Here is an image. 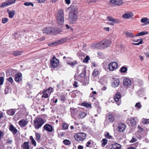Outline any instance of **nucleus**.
Returning a JSON list of instances; mask_svg holds the SVG:
<instances>
[{"instance_id": "f257e3e1", "label": "nucleus", "mask_w": 149, "mask_h": 149, "mask_svg": "<svg viewBox=\"0 0 149 149\" xmlns=\"http://www.w3.org/2000/svg\"><path fill=\"white\" fill-rule=\"evenodd\" d=\"M69 17V20L70 23L74 24L77 18V9L75 7H74L71 8Z\"/></svg>"}, {"instance_id": "72a5a7b5", "label": "nucleus", "mask_w": 149, "mask_h": 149, "mask_svg": "<svg viewBox=\"0 0 149 149\" xmlns=\"http://www.w3.org/2000/svg\"><path fill=\"white\" fill-rule=\"evenodd\" d=\"M130 121L132 126H134L136 125V121L133 118H131L130 119Z\"/></svg>"}, {"instance_id": "4be33fe9", "label": "nucleus", "mask_w": 149, "mask_h": 149, "mask_svg": "<svg viewBox=\"0 0 149 149\" xmlns=\"http://www.w3.org/2000/svg\"><path fill=\"white\" fill-rule=\"evenodd\" d=\"M78 64V62L76 61H70L68 63V65H70L72 68H74L75 65Z\"/></svg>"}, {"instance_id": "dca6fc26", "label": "nucleus", "mask_w": 149, "mask_h": 149, "mask_svg": "<svg viewBox=\"0 0 149 149\" xmlns=\"http://www.w3.org/2000/svg\"><path fill=\"white\" fill-rule=\"evenodd\" d=\"M123 83L125 86H129L131 85L132 83L130 79L126 78L123 80Z\"/></svg>"}, {"instance_id": "ddd939ff", "label": "nucleus", "mask_w": 149, "mask_h": 149, "mask_svg": "<svg viewBox=\"0 0 149 149\" xmlns=\"http://www.w3.org/2000/svg\"><path fill=\"white\" fill-rule=\"evenodd\" d=\"M133 16V13L130 12H128L123 14L122 17L123 18L129 19L132 17Z\"/></svg>"}, {"instance_id": "412c9836", "label": "nucleus", "mask_w": 149, "mask_h": 149, "mask_svg": "<svg viewBox=\"0 0 149 149\" xmlns=\"http://www.w3.org/2000/svg\"><path fill=\"white\" fill-rule=\"evenodd\" d=\"M110 2L111 3L118 5H121L123 3L122 0H111Z\"/></svg>"}, {"instance_id": "49530a36", "label": "nucleus", "mask_w": 149, "mask_h": 149, "mask_svg": "<svg viewBox=\"0 0 149 149\" xmlns=\"http://www.w3.org/2000/svg\"><path fill=\"white\" fill-rule=\"evenodd\" d=\"M35 135L36 138V140H39L40 137V134L38 132H36L35 133Z\"/></svg>"}, {"instance_id": "052dcab7", "label": "nucleus", "mask_w": 149, "mask_h": 149, "mask_svg": "<svg viewBox=\"0 0 149 149\" xmlns=\"http://www.w3.org/2000/svg\"><path fill=\"white\" fill-rule=\"evenodd\" d=\"M77 84H78V82L76 81H74V83L73 84V86L74 87H78Z\"/></svg>"}, {"instance_id": "79ce46f5", "label": "nucleus", "mask_w": 149, "mask_h": 149, "mask_svg": "<svg viewBox=\"0 0 149 149\" xmlns=\"http://www.w3.org/2000/svg\"><path fill=\"white\" fill-rule=\"evenodd\" d=\"M24 4L26 6H29L31 5L32 6H33V4L31 2H26L24 3Z\"/></svg>"}, {"instance_id": "a19ab883", "label": "nucleus", "mask_w": 149, "mask_h": 149, "mask_svg": "<svg viewBox=\"0 0 149 149\" xmlns=\"http://www.w3.org/2000/svg\"><path fill=\"white\" fill-rule=\"evenodd\" d=\"M143 123L145 124H147L149 123V119L143 118L142 119Z\"/></svg>"}, {"instance_id": "864d4df0", "label": "nucleus", "mask_w": 149, "mask_h": 149, "mask_svg": "<svg viewBox=\"0 0 149 149\" xmlns=\"http://www.w3.org/2000/svg\"><path fill=\"white\" fill-rule=\"evenodd\" d=\"M65 96L64 95H62L60 97V100L61 101H64L65 100Z\"/></svg>"}, {"instance_id": "338daca9", "label": "nucleus", "mask_w": 149, "mask_h": 149, "mask_svg": "<svg viewBox=\"0 0 149 149\" xmlns=\"http://www.w3.org/2000/svg\"><path fill=\"white\" fill-rule=\"evenodd\" d=\"M36 1H38V2L40 3H42L43 2H45L46 0H35Z\"/></svg>"}, {"instance_id": "58836bf2", "label": "nucleus", "mask_w": 149, "mask_h": 149, "mask_svg": "<svg viewBox=\"0 0 149 149\" xmlns=\"http://www.w3.org/2000/svg\"><path fill=\"white\" fill-rule=\"evenodd\" d=\"M127 68L125 66H123L121 68L120 71L122 72L125 73L127 71Z\"/></svg>"}, {"instance_id": "c85d7f7f", "label": "nucleus", "mask_w": 149, "mask_h": 149, "mask_svg": "<svg viewBox=\"0 0 149 149\" xmlns=\"http://www.w3.org/2000/svg\"><path fill=\"white\" fill-rule=\"evenodd\" d=\"M125 33L126 35L125 36L127 37L130 38H134V36L133 35V34L131 32L127 31L125 32Z\"/></svg>"}, {"instance_id": "13d9d810", "label": "nucleus", "mask_w": 149, "mask_h": 149, "mask_svg": "<svg viewBox=\"0 0 149 149\" xmlns=\"http://www.w3.org/2000/svg\"><path fill=\"white\" fill-rule=\"evenodd\" d=\"M13 141L12 140H10L9 139H8V140H7L6 143L11 144L12 143Z\"/></svg>"}, {"instance_id": "a18cd8bd", "label": "nucleus", "mask_w": 149, "mask_h": 149, "mask_svg": "<svg viewBox=\"0 0 149 149\" xmlns=\"http://www.w3.org/2000/svg\"><path fill=\"white\" fill-rule=\"evenodd\" d=\"M148 31H143L139 33L140 36L148 34Z\"/></svg>"}, {"instance_id": "f704fd0d", "label": "nucleus", "mask_w": 149, "mask_h": 149, "mask_svg": "<svg viewBox=\"0 0 149 149\" xmlns=\"http://www.w3.org/2000/svg\"><path fill=\"white\" fill-rule=\"evenodd\" d=\"M30 139L31 140L32 144L34 146H36V141L33 138L32 136H30Z\"/></svg>"}, {"instance_id": "7ed1b4c3", "label": "nucleus", "mask_w": 149, "mask_h": 149, "mask_svg": "<svg viewBox=\"0 0 149 149\" xmlns=\"http://www.w3.org/2000/svg\"><path fill=\"white\" fill-rule=\"evenodd\" d=\"M56 20L57 23L59 25H62L64 22V14L63 10L60 9L58 12Z\"/></svg>"}, {"instance_id": "bf43d9fd", "label": "nucleus", "mask_w": 149, "mask_h": 149, "mask_svg": "<svg viewBox=\"0 0 149 149\" xmlns=\"http://www.w3.org/2000/svg\"><path fill=\"white\" fill-rule=\"evenodd\" d=\"M137 141L136 138H132V139L130 141V143H133Z\"/></svg>"}, {"instance_id": "6e6d98bb", "label": "nucleus", "mask_w": 149, "mask_h": 149, "mask_svg": "<svg viewBox=\"0 0 149 149\" xmlns=\"http://www.w3.org/2000/svg\"><path fill=\"white\" fill-rule=\"evenodd\" d=\"M71 113L72 114H73L74 113V111L76 110V109L73 107H71L70 108Z\"/></svg>"}, {"instance_id": "20e7f679", "label": "nucleus", "mask_w": 149, "mask_h": 149, "mask_svg": "<svg viewBox=\"0 0 149 149\" xmlns=\"http://www.w3.org/2000/svg\"><path fill=\"white\" fill-rule=\"evenodd\" d=\"M34 127L36 129L41 127L45 123L44 120L41 118H36L34 120Z\"/></svg>"}, {"instance_id": "4d7b16f0", "label": "nucleus", "mask_w": 149, "mask_h": 149, "mask_svg": "<svg viewBox=\"0 0 149 149\" xmlns=\"http://www.w3.org/2000/svg\"><path fill=\"white\" fill-rule=\"evenodd\" d=\"M66 63L68 64V63L70 61H72V59L70 57H67L66 58Z\"/></svg>"}, {"instance_id": "2eb2a0df", "label": "nucleus", "mask_w": 149, "mask_h": 149, "mask_svg": "<svg viewBox=\"0 0 149 149\" xmlns=\"http://www.w3.org/2000/svg\"><path fill=\"white\" fill-rule=\"evenodd\" d=\"M43 129L46 131L51 132L53 131V128L52 127L48 124H46L43 126Z\"/></svg>"}, {"instance_id": "bb28decb", "label": "nucleus", "mask_w": 149, "mask_h": 149, "mask_svg": "<svg viewBox=\"0 0 149 149\" xmlns=\"http://www.w3.org/2000/svg\"><path fill=\"white\" fill-rule=\"evenodd\" d=\"M22 51H15L13 53V54L15 56H16L21 55L23 52Z\"/></svg>"}, {"instance_id": "ea45409f", "label": "nucleus", "mask_w": 149, "mask_h": 149, "mask_svg": "<svg viewBox=\"0 0 149 149\" xmlns=\"http://www.w3.org/2000/svg\"><path fill=\"white\" fill-rule=\"evenodd\" d=\"M140 39V40L139 42L137 43L133 42L132 43V45H139L140 44H142L143 43V39L142 38H141Z\"/></svg>"}, {"instance_id": "774afa93", "label": "nucleus", "mask_w": 149, "mask_h": 149, "mask_svg": "<svg viewBox=\"0 0 149 149\" xmlns=\"http://www.w3.org/2000/svg\"><path fill=\"white\" fill-rule=\"evenodd\" d=\"M78 149H83V147L81 145H79L78 147Z\"/></svg>"}, {"instance_id": "3c124183", "label": "nucleus", "mask_w": 149, "mask_h": 149, "mask_svg": "<svg viewBox=\"0 0 149 149\" xmlns=\"http://www.w3.org/2000/svg\"><path fill=\"white\" fill-rule=\"evenodd\" d=\"M4 81V78L3 77H0V85H2L3 84Z\"/></svg>"}, {"instance_id": "e433bc0d", "label": "nucleus", "mask_w": 149, "mask_h": 149, "mask_svg": "<svg viewBox=\"0 0 149 149\" xmlns=\"http://www.w3.org/2000/svg\"><path fill=\"white\" fill-rule=\"evenodd\" d=\"M104 136L106 138L109 139H111L112 136L110 135L108 132H106L105 133Z\"/></svg>"}, {"instance_id": "69168bd1", "label": "nucleus", "mask_w": 149, "mask_h": 149, "mask_svg": "<svg viewBox=\"0 0 149 149\" xmlns=\"http://www.w3.org/2000/svg\"><path fill=\"white\" fill-rule=\"evenodd\" d=\"M91 141L90 140L86 144V146L87 147H89V145L91 144Z\"/></svg>"}, {"instance_id": "a878e982", "label": "nucleus", "mask_w": 149, "mask_h": 149, "mask_svg": "<svg viewBox=\"0 0 149 149\" xmlns=\"http://www.w3.org/2000/svg\"><path fill=\"white\" fill-rule=\"evenodd\" d=\"M74 79L75 80L81 82H82L84 81V79L79 75L77 76L76 74H75L74 76Z\"/></svg>"}, {"instance_id": "423d86ee", "label": "nucleus", "mask_w": 149, "mask_h": 149, "mask_svg": "<svg viewBox=\"0 0 149 149\" xmlns=\"http://www.w3.org/2000/svg\"><path fill=\"white\" fill-rule=\"evenodd\" d=\"M75 140L77 141H82L84 140L86 137V134L84 133L80 132L74 136Z\"/></svg>"}, {"instance_id": "b1692460", "label": "nucleus", "mask_w": 149, "mask_h": 149, "mask_svg": "<svg viewBox=\"0 0 149 149\" xmlns=\"http://www.w3.org/2000/svg\"><path fill=\"white\" fill-rule=\"evenodd\" d=\"M27 123V122L24 119L21 120L19 122V125L22 127L25 126Z\"/></svg>"}, {"instance_id": "5701e85b", "label": "nucleus", "mask_w": 149, "mask_h": 149, "mask_svg": "<svg viewBox=\"0 0 149 149\" xmlns=\"http://www.w3.org/2000/svg\"><path fill=\"white\" fill-rule=\"evenodd\" d=\"M23 149H30L29 145V142H25L22 145Z\"/></svg>"}, {"instance_id": "393cba45", "label": "nucleus", "mask_w": 149, "mask_h": 149, "mask_svg": "<svg viewBox=\"0 0 149 149\" xmlns=\"http://www.w3.org/2000/svg\"><path fill=\"white\" fill-rule=\"evenodd\" d=\"M15 109H11L7 111V113L10 116H13L15 114Z\"/></svg>"}, {"instance_id": "473e14b6", "label": "nucleus", "mask_w": 149, "mask_h": 149, "mask_svg": "<svg viewBox=\"0 0 149 149\" xmlns=\"http://www.w3.org/2000/svg\"><path fill=\"white\" fill-rule=\"evenodd\" d=\"M81 105L84 106L87 108H90L91 107V105L88 103L83 102L81 103Z\"/></svg>"}, {"instance_id": "6e6552de", "label": "nucleus", "mask_w": 149, "mask_h": 149, "mask_svg": "<svg viewBox=\"0 0 149 149\" xmlns=\"http://www.w3.org/2000/svg\"><path fill=\"white\" fill-rule=\"evenodd\" d=\"M50 64L53 68H56L59 64V60L56 58L55 56H54L50 60Z\"/></svg>"}, {"instance_id": "7c9ffc66", "label": "nucleus", "mask_w": 149, "mask_h": 149, "mask_svg": "<svg viewBox=\"0 0 149 149\" xmlns=\"http://www.w3.org/2000/svg\"><path fill=\"white\" fill-rule=\"evenodd\" d=\"M108 142V140L106 139H103L101 141L102 143L101 146L102 147L106 145Z\"/></svg>"}, {"instance_id": "4468645a", "label": "nucleus", "mask_w": 149, "mask_h": 149, "mask_svg": "<svg viewBox=\"0 0 149 149\" xmlns=\"http://www.w3.org/2000/svg\"><path fill=\"white\" fill-rule=\"evenodd\" d=\"M113 81L112 84V86L114 88H116L120 84L119 79L113 78Z\"/></svg>"}, {"instance_id": "603ef678", "label": "nucleus", "mask_w": 149, "mask_h": 149, "mask_svg": "<svg viewBox=\"0 0 149 149\" xmlns=\"http://www.w3.org/2000/svg\"><path fill=\"white\" fill-rule=\"evenodd\" d=\"M135 107H138L139 109H140L142 107V105L140 104V103L139 102L136 103Z\"/></svg>"}, {"instance_id": "39448f33", "label": "nucleus", "mask_w": 149, "mask_h": 149, "mask_svg": "<svg viewBox=\"0 0 149 149\" xmlns=\"http://www.w3.org/2000/svg\"><path fill=\"white\" fill-rule=\"evenodd\" d=\"M53 90V88L51 87H49L48 88L45 89L42 91L43 95L42 96V97L45 98L49 97Z\"/></svg>"}, {"instance_id": "5fc2aeb1", "label": "nucleus", "mask_w": 149, "mask_h": 149, "mask_svg": "<svg viewBox=\"0 0 149 149\" xmlns=\"http://www.w3.org/2000/svg\"><path fill=\"white\" fill-rule=\"evenodd\" d=\"M114 18H113L112 17L108 16L107 17V19L109 21L112 22H113Z\"/></svg>"}, {"instance_id": "9d476101", "label": "nucleus", "mask_w": 149, "mask_h": 149, "mask_svg": "<svg viewBox=\"0 0 149 149\" xmlns=\"http://www.w3.org/2000/svg\"><path fill=\"white\" fill-rule=\"evenodd\" d=\"M118 64L116 62H112L109 65V68L110 70L113 71L115 70L118 67Z\"/></svg>"}, {"instance_id": "2f4dec72", "label": "nucleus", "mask_w": 149, "mask_h": 149, "mask_svg": "<svg viewBox=\"0 0 149 149\" xmlns=\"http://www.w3.org/2000/svg\"><path fill=\"white\" fill-rule=\"evenodd\" d=\"M99 71L97 69H94L92 73V75L93 77H95L98 76L99 74Z\"/></svg>"}, {"instance_id": "e2e57ef3", "label": "nucleus", "mask_w": 149, "mask_h": 149, "mask_svg": "<svg viewBox=\"0 0 149 149\" xmlns=\"http://www.w3.org/2000/svg\"><path fill=\"white\" fill-rule=\"evenodd\" d=\"M3 132L2 131H0V141L1 140L2 136H3Z\"/></svg>"}, {"instance_id": "cd10ccee", "label": "nucleus", "mask_w": 149, "mask_h": 149, "mask_svg": "<svg viewBox=\"0 0 149 149\" xmlns=\"http://www.w3.org/2000/svg\"><path fill=\"white\" fill-rule=\"evenodd\" d=\"M15 13V11L14 10L9 11L8 13V15L9 17L10 18H13L14 17Z\"/></svg>"}, {"instance_id": "6ab92c4d", "label": "nucleus", "mask_w": 149, "mask_h": 149, "mask_svg": "<svg viewBox=\"0 0 149 149\" xmlns=\"http://www.w3.org/2000/svg\"><path fill=\"white\" fill-rule=\"evenodd\" d=\"M126 127V126L123 123L120 124L118 126V130L120 132H122L125 130Z\"/></svg>"}, {"instance_id": "aec40b11", "label": "nucleus", "mask_w": 149, "mask_h": 149, "mask_svg": "<svg viewBox=\"0 0 149 149\" xmlns=\"http://www.w3.org/2000/svg\"><path fill=\"white\" fill-rule=\"evenodd\" d=\"M9 130L14 135L16 134L17 132V130L12 125L9 126Z\"/></svg>"}, {"instance_id": "f8f14e48", "label": "nucleus", "mask_w": 149, "mask_h": 149, "mask_svg": "<svg viewBox=\"0 0 149 149\" xmlns=\"http://www.w3.org/2000/svg\"><path fill=\"white\" fill-rule=\"evenodd\" d=\"M15 80L17 82H18L22 80V74L21 73H18L15 75Z\"/></svg>"}, {"instance_id": "c756f323", "label": "nucleus", "mask_w": 149, "mask_h": 149, "mask_svg": "<svg viewBox=\"0 0 149 149\" xmlns=\"http://www.w3.org/2000/svg\"><path fill=\"white\" fill-rule=\"evenodd\" d=\"M108 118V119L109 120L110 122L112 123L115 120V117L112 114H111L109 115Z\"/></svg>"}, {"instance_id": "8fccbe9b", "label": "nucleus", "mask_w": 149, "mask_h": 149, "mask_svg": "<svg viewBox=\"0 0 149 149\" xmlns=\"http://www.w3.org/2000/svg\"><path fill=\"white\" fill-rule=\"evenodd\" d=\"M8 19L6 17L3 18L2 19V22L3 24H5L8 21Z\"/></svg>"}, {"instance_id": "09e8293b", "label": "nucleus", "mask_w": 149, "mask_h": 149, "mask_svg": "<svg viewBox=\"0 0 149 149\" xmlns=\"http://www.w3.org/2000/svg\"><path fill=\"white\" fill-rule=\"evenodd\" d=\"M8 81L10 82L11 84H12L13 82V79L11 77H10L6 79Z\"/></svg>"}, {"instance_id": "de8ad7c7", "label": "nucleus", "mask_w": 149, "mask_h": 149, "mask_svg": "<svg viewBox=\"0 0 149 149\" xmlns=\"http://www.w3.org/2000/svg\"><path fill=\"white\" fill-rule=\"evenodd\" d=\"M148 20V19L147 18H143L141 19V22L142 23H147V21Z\"/></svg>"}, {"instance_id": "f03ea898", "label": "nucleus", "mask_w": 149, "mask_h": 149, "mask_svg": "<svg viewBox=\"0 0 149 149\" xmlns=\"http://www.w3.org/2000/svg\"><path fill=\"white\" fill-rule=\"evenodd\" d=\"M111 43V41L105 39L95 44V46L96 48L102 49L109 47Z\"/></svg>"}, {"instance_id": "c9c22d12", "label": "nucleus", "mask_w": 149, "mask_h": 149, "mask_svg": "<svg viewBox=\"0 0 149 149\" xmlns=\"http://www.w3.org/2000/svg\"><path fill=\"white\" fill-rule=\"evenodd\" d=\"M63 143L66 145H69L71 144V141L68 139H65L63 141Z\"/></svg>"}, {"instance_id": "680f3d73", "label": "nucleus", "mask_w": 149, "mask_h": 149, "mask_svg": "<svg viewBox=\"0 0 149 149\" xmlns=\"http://www.w3.org/2000/svg\"><path fill=\"white\" fill-rule=\"evenodd\" d=\"M66 27L67 28V29H70V30L71 31H73V29L71 28L69 26L68 24H66L65 25Z\"/></svg>"}, {"instance_id": "a211bd4d", "label": "nucleus", "mask_w": 149, "mask_h": 149, "mask_svg": "<svg viewBox=\"0 0 149 149\" xmlns=\"http://www.w3.org/2000/svg\"><path fill=\"white\" fill-rule=\"evenodd\" d=\"M110 149H120L121 145L117 143L112 144L110 146Z\"/></svg>"}, {"instance_id": "4c0bfd02", "label": "nucleus", "mask_w": 149, "mask_h": 149, "mask_svg": "<svg viewBox=\"0 0 149 149\" xmlns=\"http://www.w3.org/2000/svg\"><path fill=\"white\" fill-rule=\"evenodd\" d=\"M63 129L64 130H66L68 129V124L65 123H63L62 124Z\"/></svg>"}, {"instance_id": "f3484780", "label": "nucleus", "mask_w": 149, "mask_h": 149, "mask_svg": "<svg viewBox=\"0 0 149 149\" xmlns=\"http://www.w3.org/2000/svg\"><path fill=\"white\" fill-rule=\"evenodd\" d=\"M81 69L82 70V72L79 75L84 79L85 77L86 76V68L85 67H82L81 68Z\"/></svg>"}, {"instance_id": "0eeeda50", "label": "nucleus", "mask_w": 149, "mask_h": 149, "mask_svg": "<svg viewBox=\"0 0 149 149\" xmlns=\"http://www.w3.org/2000/svg\"><path fill=\"white\" fill-rule=\"evenodd\" d=\"M54 29L51 27H46L42 31L43 33L47 34H50L55 35L57 33L54 32Z\"/></svg>"}, {"instance_id": "37998d69", "label": "nucleus", "mask_w": 149, "mask_h": 149, "mask_svg": "<svg viewBox=\"0 0 149 149\" xmlns=\"http://www.w3.org/2000/svg\"><path fill=\"white\" fill-rule=\"evenodd\" d=\"M86 115V113L84 112H81L79 114V116L81 118H84Z\"/></svg>"}, {"instance_id": "c03bdc74", "label": "nucleus", "mask_w": 149, "mask_h": 149, "mask_svg": "<svg viewBox=\"0 0 149 149\" xmlns=\"http://www.w3.org/2000/svg\"><path fill=\"white\" fill-rule=\"evenodd\" d=\"M90 59V58L88 56H87L83 60V62L87 63Z\"/></svg>"}, {"instance_id": "0e129e2a", "label": "nucleus", "mask_w": 149, "mask_h": 149, "mask_svg": "<svg viewBox=\"0 0 149 149\" xmlns=\"http://www.w3.org/2000/svg\"><path fill=\"white\" fill-rule=\"evenodd\" d=\"M113 22H114V23H118L120 22V21L119 19H116L115 18L114 19Z\"/></svg>"}, {"instance_id": "1a4fd4ad", "label": "nucleus", "mask_w": 149, "mask_h": 149, "mask_svg": "<svg viewBox=\"0 0 149 149\" xmlns=\"http://www.w3.org/2000/svg\"><path fill=\"white\" fill-rule=\"evenodd\" d=\"M16 0H7L2 3L0 6L1 8H4L8 6L15 3Z\"/></svg>"}, {"instance_id": "9b49d317", "label": "nucleus", "mask_w": 149, "mask_h": 149, "mask_svg": "<svg viewBox=\"0 0 149 149\" xmlns=\"http://www.w3.org/2000/svg\"><path fill=\"white\" fill-rule=\"evenodd\" d=\"M121 97L120 93L118 92L116 93L114 97L115 101L116 102V103L118 105H120L121 104V101L120 100Z\"/></svg>"}]
</instances>
